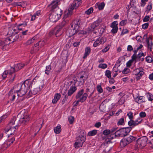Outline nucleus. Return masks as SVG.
<instances>
[{
	"label": "nucleus",
	"mask_w": 153,
	"mask_h": 153,
	"mask_svg": "<svg viewBox=\"0 0 153 153\" xmlns=\"http://www.w3.org/2000/svg\"><path fill=\"white\" fill-rule=\"evenodd\" d=\"M30 119V116L25 113L24 111H21L17 115V118L13 117L9 124V129H5V132H7L10 131V135L14 134V132L18 129L19 126L21 125L24 126L27 124Z\"/></svg>",
	"instance_id": "obj_1"
},
{
	"label": "nucleus",
	"mask_w": 153,
	"mask_h": 153,
	"mask_svg": "<svg viewBox=\"0 0 153 153\" xmlns=\"http://www.w3.org/2000/svg\"><path fill=\"white\" fill-rule=\"evenodd\" d=\"M82 0H74L73 3L70 6L68 12H65L63 18V20L58 26L62 28L68 22L71 18V16L72 14V10L75 8L76 9L80 5L82 2Z\"/></svg>",
	"instance_id": "obj_2"
},
{
	"label": "nucleus",
	"mask_w": 153,
	"mask_h": 153,
	"mask_svg": "<svg viewBox=\"0 0 153 153\" xmlns=\"http://www.w3.org/2000/svg\"><path fill=\"white\" fill-rule=\"evenodd\" d=\"M32 83L30 79H27L21 83L19 89L16 90V92H18V96L21 97L25 94L27 91L32 86Z\"/></svg>",
	"instance_id": "obj_3"
},
{
	"label": "nucleus",
	"mask_w": 153,
	"mask_h": 153,
	"mask_svg": "<svg viewBox=\"0 0 153 153\" xmlns=\"http://www.w3.org/2000/svg\"><path fill=\"white\" fill-rule=\"evenodd\" d=\"M83 89L80 90L76 94L75 97L76 99H79L77 101L74 102L73 105L74 106H76L79 104V102L82 103L85 102L87 99L88 95L86 93H84Z\"/></svg>",
	"instance_id": "obj_4"
},
{
	"label": "nucleus",
	"mask_w": 153,
	"mask_h": 153,
	"mask_svg": "<svg viewBox=\"0 0 153 153\" xmlns=\"http://www.w3.org/2000/svg\"><path fill=\"white\" fill-rule=\"evenodd\" d=\"M60 0H54L49 5L51 8V11L56 14V16L59 19L62 14V11L59 8L57 7L58 3Z\"/></svg>",
	"instance_id": "obj_5"
},
{
	"label": "nucleus",
	"mask_w": 153,
	"mask_h": 153,
	"mask_svg": "<svg viewBox=\"0 0 153 153\" xmlns=\"http://www.w3.org/2000/svg\"><path fill=\"white\" fill-rule=\"evenodd\" d=\"M137 137H136L128 134L126 138H123L120 141V145L122 147H123L133 141H137Z\"/></svg>",
	"instance_id": "obj_6"
},
{
	"label": "nucleus",
	"mask_w": 153,
	"mask_h": 153,
	"mask_svg": "<svg viewBox=\"0 0 153 153\" xmlns=\"http://www.w3.org/2000/svg\"><path fill=\"white\" fill-rule=\"evenodd\" d=\"M130 131L126 127L121 128L114 132V137H124L128 135Z\"/></svg>",
	"instance_id": "obj_7"
},
{
	"label": "nucleus",
	"mask_w": 153,
	"mask_h": 153,
	"mask_svg": "<svg viewBox=\"0 0 153 153\" xmlns=\"http://www.w3.org/2000/svg\"><path fill=\"white\" fill-rule=\"evenodd\" d=\"M27 25V22H25L22 23L20 24L17 25L16 27H14L12 28H10L9 29L8 34H18L19 33L18 30H23V28L21 27L23 26L24 27H25Z\"/></svg>",
	"instance_id": "obj_8"
},
{
	"label": "nucleus",
	"mask_w": 153,
	"mask_h": 153,
	"mask_svg": "<svg viewBox=\"0 0 153 153\" xmlns=\"http://www.w3.org/2000/svg\"><path fill=\"white\" fill-rule=\"evenodd\" d=\"M148 140V138L146 136L141 137L137 139L136 146L137 148L142 149L146 146Z\"/></svg>",
	"instance_id": "obj_9"
},
{
	"label": "nucleus",
	"mask_w": 153,
	"mask_h": 153,
	"mask_svg": "<svg viewBox=\"0 0 153 153\" xmlns=\"http://www.w3.org/2000/svg\"><path fill=\"white\" fill-rule=\"evenodd\" d=\"M86 140V136L84 134L82 135H80L77 137V140L74 143L75 147L76 148H78L82 147L83 143Z\"/></svg>",
	"instance_id": "obj_10"
},
{
	"label": "nucleus",
	"mask_w": 153,
	"mask_h": 153,
	"mask_svg": "<svg viewBox=\"0 0 153 153\" xmlns=\"http://www.w3.org/2000/svg\"><path fill=\"white\" fill-rule=\"evenodd\" d=\"M102 20L101 19H98L92 23L88 28V33H91L96 30L100 23L102 22Z\"/></svg>",
	"instance_id": "obj_11"
},
{
	"label": "nucleus",
	"mask_w": 153,
	"mask_h": 153,
	"mask_svg": "<svg viewBox=\"0 0 153 153\" xmlns=\"http://www.w3.org/2000/svg\"><path fill=\"white\" fill-rule=\"evenodd\" d=\"M9 34L10 36L6 38V41H7V42H10V44L20 40L18 34L13 33Z\"/></svg>",
	"instance_id": "obj_12"
},
{
	"label": "nucleus",
	"mask_w": 153,
	"mask_h": 153,
	"mask_svg": "<svg viewBox=\"0 0 153 153\" xmlns=\"http://www.w3.org/2000/svg\"><path fill=\"white\" fill-rule=\"evenodd\" d=\"M82 24V22L81 20L76 19L75 21L74 24H71V27L78 33L79 30V28Z\"/></svg>",
	"instance_id": "obj_13"
},
{
	"label": "nucleus",
	"mask_w": 153,
	"mask_h": 153,
	"mask_svg": "<svg viewBox=\"0 0 153 153\" xmlns=\"http://www.w3.org/2000/svg\"><path fill=\"white\" fill-rule=\"evenodd\" d=\"M77 77V78L76 79L77 82H78V86H80L83 85L84 84L85 81L88 78V75L85 76L84 75L79 74Z\"/></svg>",
	"instance_id": "obj_14"
},
{
	"label": "nucleus",
	"mask_w": 153,
	"mask_h": 153,
	"mask_svg": "<svg viewBox=\"0 0 153 153\" xmlns=\"http://www.w3.org/2000/svg\"><path fill=\"white\" fill-rule=\"evenodd\" d=\"M25 64L22 63H19L14 65V67H10L11 72L14 73L16 71H18L23 68Z\"/></svg>",
	"instance_id": "obj_15"
},
{
	"label": "nucleus",
	"mask_w": 153,
	"mask_h": 153,
	"mask_svg": "<svg viewBox=\"0 0 153 153\" xmlns=\"http://www.w3.org/2000/svg\"><path fill=\"white\" fill-rule=\"evenodd\" d=\"M15 140L14 137H12L10 139L7 140L6 142H5L2 145V148L6 149L10 146Z\"/></svg>",
	"instance_id": "obj_16"
},
{
	"label": "nucleus",
	"mask_w": 153,
	"mask_h": 153,
	"mask_svg": "<svg viewBox=\"0 0 153 153\" xmlns=\"http://www.w3.org/2000/svg\"><path fill=\"white\" fill-rule=\"evenodd\" d=\"M139 122L133 120H130L128 122V125L129 126L126 127L130 131L132 129L138 125Z\"/></svg>",
	"instance_id": "obj_17"
},
{
	"label": "nucleus",
	"mask_w": 153,
	"mask_h": 153,
	"mask_svg": "<svg viewBox=\"0 0 153 153\" xmlns=\"http://www.w3.org/2000/svg\"><path fill=\"white\" fill-rule=\"evenodd\" d=\"M135 73V75L137 76L136 79L137 80L140 79L142 76L144 72L143 71L141 70V68H137L134 70Z\"/></svg>",
	"instance_id": "obj_18"
},
{
	"label": "nucleus",
	"mask_w": 153,
	"mask_h": 153,
	"mask_svg": "<svg viewBox=\"0 0 153 153\" xmlns=\"http://www.w3.org/2000/svg\"><path fill=\"white\" fill-rule=\"evenodd\" d=\"M74 90L73 89H69L68 91V95H65L62 100V105L64 104L65 102L67 101V99L68 98V96H71L74 93Z\"/></svg>",
	"instance_id": "obj_19"
},
{
	"label": "nucleus",
	"mask_w": 153,
	"mask_h": 153,
	"mask_svg": "<svg viewBox=\"0 0 153 153\" xmlns=\"http://www.w3.org/2000/svg\"><path fill=\"white\" fill-rule=\"evenodd\" d=\"M49 18L50 21L52 22H56L59 19V17L56 16V14L52 11H51V13L49 15Z\"/></svg>",
	"instance_id": "obj_20"
},
{
	"label": "nucleus",
	"mask_w": 153,
	"mask_h": 153,
	"mask_svg": "<svg viewBox=\"0 0 153 153\" xmlns=\"http://www.w3.org/2000/svg\"><path fill=\"white\" fill-rule=\"evenodd\" d=\"M44 85L42 84L41 86H39L38 88H34L33 90H31L29 92V93L30 92H31V94L33 95H35L37 94L38 92L40 91L44 87Z\"/></svg>",
	"instance_id": "obj_21"
},
{
	"label": "nucleus",
	"mask_w": 153,
	"mask_h": 153,
	"mask_svg": "<svg viewBox=\"0 0 153 153\" xmlns=\"http://www.w3.org/2000/svg\"><path fill=\"white\" fill-rule=\"evenodd\" d=\"M15 91L16 90L14 91L13 89H11L8 93V95L10 97H11L10 100L12 101H14L16 95L18 96V92L16 93Z\"/></svg>",
	"instance_id": "obj_22"
},
{
	"label": "nucleus",
	"mask_w": 153,
	"mask_h": 153,
	"mask_svg": "<svg viewBox=\"0 0 153 153\" xmlns=\"http://www.w3.org/2000/svg\"><path fill=\"white\" fill-rule=\"evenodd\" d=\"M62 29L61 27L58 26H57L54 28L53 29L54 32H55V35L56 37L59 36L62 34V33L61 32Z\"/></svg>",
	"instance_id": "obj_23"
},
{
	"label": "nucleus",
	"mask_w": 153,
	"mask_h": 153,
	"mask_svg": "<svg viewBox=\"0 0 153 153\" xmlns=\"http://www.w3.org/2000/svg\"><path fill=\"white\" fill-rule=\"evenodd\" d=\"M77 82V80L76 79H74L73 80L70 81V87L69 89H73V90H74V92H75L77 90L76 86V83Z\"/></svg>",
	"instance_id": "obj_24"
},
{
	"label": "nucleus",
	"mask_w": 153,
	"mask_h": 153,
	"mask_svg": "<svg viewBox=\"0 0 153 153\" xmlns=\"http://www.w3.org/2000/svg\"><path fill=\"white\" fill-rule=\"evenodd\" d=\"M146 42L147 44V48L149 49L151 51L152 50V46L153 45L152 38L151 37H149L146 39Z\"/></svg>",
	"instance_id": "obj_25"
},
{
	"label": "nucleus",
	"mask_w": 153,
	"mask_h": 153,
	"mask_svg": "<svg viewBox=\"0 0 153 153\" xmlns=\"http://www.w3.org/2000/svg\"><path fill=\"white\" fill-rule=\"evenodd\" d=\"M61 95L59 93H56L54 95V98L52 100V103L54 104L56 103L60 99Z\"/></svg>",
	"instance_id": "obj_26"
},
{
	"label": "nucleus",
	"mask_w": 153,
	"mask_h": 153,
	"mask_svg": "<svg viewBox=\"0 0 153 153\" xmlns=\"http://www.w3.org/2000/svg\"><path fill=\"white\" fill-rule=\"evenodd\" d=\"M11 68L6 71H4V73H3V74L2 75V77H3V79H4L7 77V74H9L10 75H12V74H13V73L11 72Z\"/></svg>",
	"instance_id": "obj_27"
},
{
	"label": "nucleus",
	"mask_w": 153,
	"mask_h": 153,
	"mask_svg": "<svg viewBox=\"0 0 153 153\" xmlns=\"http://www.w3.org/2000/svg\"><path fill=\"white\" fill-rule=\"evenodd\" d=\"M143 96H137L136 97H134V100L135 101L138 103H142L145 102V100H143Z\"/></svg>",
	"instance_id": "obj_28"
},
{
	"label": "nucleus",
	"mask_w": 153,
	"mask_h": 153,
	"mask_svg": "<svg viewBox=\"0 0 153 153\" xmlns=\"http://www.w3.org/2000/svg\"><path fill=\"white\" fill-rule=\"evenodd\" d=\"M68 33L70 36H72L78 33L76 31H75V30L71 27L70 29H68Z\"/></svg>",
	"instance_id": "obj_29"
},
{
	"label": "nucleus",
	"mask_w": 153,
	"mask_h": 153,
	"mask_svg": "<svg viewBox=\"0 0 153 153\" xmlns=\"http://www.w3.org/2000/svg\"><path fill=\"white\" fill-rule=\"evenodd\" d=\"M91 52V48L89 47H86L85 48V53L83 56L84 59H85L86 58L87 56L89 55Z\"/></svg>",
	"instance_id": "obj_30"
},
{
	"label": "nucleus",
	"mask_w": 153,
	"mask_h": 153,
	"mask_svg": "<svg viewBox=\"0 0 153 153\" xmlns=\"http://www.w3.org/2000/svg\"><path fill=\"white\" fill-rule=\"evenodd\" d=\"M123 58L124 57L123 56H121L119 58V59L117 61L114 66V67L113 68V69L116 67H117V68H118V67L120 66V63Z\"/></svg>",
	"instance_id": "obj_31"
},
{
	"label": "nucleus",
	"mask_w": 153,
	"mask_h": 153,
	"mask_svg": "<svg viewBox=\"0 0 153 153\" xmlns=\"http://www.w3.org/2000/svg\"><path fill=\"white\" fill-rule=\"evenodd\" d=\"M35 39V37H33L30 39L28 40L26 42L24 43V45L27 46L33 43Z\"/></svg>",
	"instance_id": "obj_32"
},
{
	"label": "nucleus",
	"mask_w": 153,
	"mask_h": 153,
	"mask_svg": "<svg viewBox=\"0 0 153 153\" xmlns=\"http://www.w3.org/2000/svg\"><path fill=\"white\" fill-rule=\"evenodd\" d=\"M10 44V42H7V41H6V39L3 40H0V46H1L3 47L2 49H4V47L9 45Z\"/></svg>",
	"instance_id": "obj_33"
},
{
	"label": "nucleus",
	"mask_w": 153,
	"mask_h": 153,
	"mask_svg": "<svg viewBox=\"0 0 153 153\" xmlns=\"http://www.w3.org/2000/svg\"><path fill=\"white\" fill-rule=\"evenodd\" d=\"M51 64L48 65L46 66L45 67V74L47 75H49L51 71Z\"/></svg>",
	"instance_id": "obj_34"
},
{
	"label": "nucleus",
	"mask_w": 153,
	"mask_h": 153,
	"mask_svg": "<svg viewBox=\"0 0 153 153\" xmlns=\"http://www.w3.org/2000/svg\"><path fill=\"white\" fill-rule=\"evenodd\" d=\"M125 124L124 118L122 117L118 120L117 125L118 126L124 125Z\"/></svg>",
	"instance_id": "obj_35"
},
{
	"label": "nucleus",
	"mask_w": 153,
	"mask_h": 153,
	"mask_svg": "<svg viewBox=\"0 0 153 153\" xmlns=\"http://www.w3.org/2000/svg\"><path fill=\"white\" fill-rule=\"evenodd\" d=\"M97 133V131L94 129L90 131L88 133V136H92L96 135Z\"/></svg>",
	"instance_id": "obj_36"
},
{
	"label": "nucleus",
	"mask_w": 153,
	"mask_h": 153,
	"mask_svg": "<svg viewBox=\"0 0 153 153\" xmlns=\"http://www.w3.org/2000/svg\"><path fill=\"white\" fill-rule=\"evenodd\" d=\"M54 132L56 134H59L61 131V128L60 126H58L54 128Z\"/></svg>",
	"instance_id": "obj_37"
},
{
	"label": "nucleus",
	"mask_w": 153,
	"mask_h": 153,
	"mask_svg": "<svg viewBox=\"0 0 153 153\" xmlns=\"http://www.w3.org/2000/svg\"><path fill=\"white\" fill-rule=\"evenodd\" d=\"M146 94L148 100L149 101H152V98H153V95L149 92L147 93Z\"/></svg>",
	"instance_id": "obj_38"
},
{
	"label": "nucleus",
	"mask_w": 153,
	"mask_h": 153,
	"mask_svg": "<svg viewBox=\"0 0 153 153\" xmlns=\"http://www.w3.org/2000/svg\"><path fill=\"white\" fill-rule=\"evenodd\" d=\"M152 5L151 2H149L146 8V11L149 12L152 8Z\"/></svg>",
	"instance_id": "obj_39"
},
{
	"label": "nucleus",
	"mask_w": 153,
	"mask_h": 153,
	"mask_svg": "<svg viewBox=\"0 0 153 153\" xmlns=\"http://www.w3.org/2000/svg\"><path fill=\"white\" fill-rule=\"evenodd\" d=\"M97 90L99 94H101L103 92V90L101 87V84L98 85L97 86Z\"/></svg>",
	"instance_id": "obj_40"
},
{
	"label": "nucleus",
	"mask_w": 153,
	"mask_h": 153,
	"mask_svg": "<svg viewBox=\"0 0 153 153\" xmlns=\"http://www.w3.org/2000/svg\"><path fill=\"white\" fill-rule=\"evenodd\" d=\"M105 75L108 78H111V72L109 70H107L105 71Z\"/></svg>",
	"instance_id": "obj_41"
},
{
	"label": "nucleus",
	"mask_w": 153,
	"mask_h": 153,
	"mask_svg": "<svg viewBox=\"0 0 153 153\" xmlns=\"http://www.w3.org/2000/svg\"><path fill=\"white\" fill-rule=\"evenodd\" d=\"M40 48L39 44L37 42L34 45V46L33 47V50L35 51V52H36L39 51Z\"/></svg>",
	"instance_id": "obj_42"
},
{
	"label": "nucleus",
	"mask_w": 153,
	"mask_h": 153,
	"mask_svg": "<svg viewBox=\"0 0 153 153\" xmlns=\"http://www.w3.org/2000/svg\"><path fill=\"white\" fill-rule=\"evenodd\" d=\"M107 65L105 63L100 64L99 65L98 67L102 69H105L107 67Z\"/></svg>",
	"instance_id": "obj_43"
},
{
	"label": "nucleus",
	"mask_w": 153,
	"mask_h": 153,
	"mask_svg": "<svg viewBox=\"0 0 153 153\" xmlns=\"http://www.w3.org/2000/svg\"><path fill=\"white\" fill-rule=\"evenodd\" d=\"M74 120V118L73 116H70L68 117V121L70 124H72Z\"/></svg>",
	"instance_id": "obj_44"
},
{
	"label": "nucleus",
	"mask_w": 153,
	"mask_h": 153,
	"mask_svg": "<svg viewBox=\"0 0 153 153\" xmlns=\"http://www.w3.org/2000/svg\"><path fill=\"white\" fill-rule=\"evenodd\" d=\"M146 61L149 63H150L152 62H153V56L152 57L150 56H148L146 58Z\"/></svg>",
	"instance_id": "obj_45"
},
{
	"label": "nucleus",
	"mask_w": 153,
	"mask_h": 153,
	"mask_svg": "<svg viewBox=\"0 0 153 153\" xmlns=\"http://www.w3.org/2000/svg\"><path fill=\"white\" fill-rule=\"evenodd\" d=\"M128 23L127 19H124L121 21L119 25L122 26H125Z\"/></svg>",
	"instance_id": "obj_46"
},
{
	"label": "nucleus",
	"mask_w": 153,
	"mask_h": 153,
	"mask_svg": "<svg viewBox=\"0 0 153 153\" xmlns=\"http://www.w3.org/2000/svg\"><path fill=\"white\" fill-rule=\"evenodd\" d=\"M118 22L117 21H114L111 23L110 27H118Z\"/></svg>",
	"instance_id": "obj_47"
},
{
	"label": "nucleus",
	"mask_w": 153,
	"mask_h": 153,
	"mask_svg": "<svg viewBox=\"0 0 153 153\" xmlns=\"http://www.w3.org/2000/svg\"><path fill=\"white\" fill-rule=\"evenodd\" d=\"M99 38L97 39L96 41L94 42L93 45L94 47H96L100 45L101 44H100L99 43Z\"/></svg>",
	"instance_id": "obj_48"
},
{
	"label": "nucleus",
	"mask_w": 153,
	"mask_h": 153,
	"mask_svg": "<svg viewBox=\"0 0 153 153\" xmlns=\"http://www.w3.org/2000/svg\"><path fill=\"white\" fill-rule=\"evenodd\" d=\"M136 4V0H130V4L131 7H136L135 4Z\"/></svg>",
	"instance_id": "obj_49"
},
{
	"label": "nucleus",
	"mask_w": 153,
	"mask_h": 153,
	"mask_svg": "<svg viewBox=\"0 0 153 153\" xmlns=\"http://www.w3.org/2000/svg\"><path fill=\"white\" fill-rule=\"evenodd\" d=\"M112 29L111 30V32L113 34H115L118 31V27H112Z\"/></svg>",
	"instance_id": "obj_50"
},
{
	"label": "nucleus",
	"mask_w": 153,
	"mask_h": 153,
	"mask_svg": "<svg viewBox=\"0 0 153 153\" xmlns=\"http://www.w3.org/2000/svg\"><path fill=\"white\" fill-rule=\"evenodd\" d=\"M133 113L130 111L129 112H128L127 114V115L129 119L130 120H133Z\"/></svg>",
	"instance_id": "obj_51"
},
{
	"label": "nucleus",
	"mask_w": 153,
	"mask_h": 153,
	"mask_svg": "<svg viewBox=\"0 0 153 153\" xmlns=\"http://www.w3.org/2000/svg\"><path fill=\"white\" fill-rule=\"evenodd\" d=\"M105 6V4L104 2L100 3L98 6V8L100 10H102L104 8Z\"/></svg>",
	"instance_id": "obj_52"
},
{
	"label": "nucleus",
	"mask_w": 153,
	"mask_h": 153,
	"mask_svg": "<svg viewBox=\"0 0 153 153\" xmlns=\"http://www.w3.org/2000/svg\"><path fill=\"white\" fill-rule=\"evenodd\" d=\"M93 9L92 7H91L85 11V13L87 15H89L92 13Z\"/></svg>",
	"instance_id": "obj_53"
},
{
	"label": "nucleus",
	"mask_w": 153,
	"mask_h": 153,
	"mask_svg": "<svg viewBox=\"0 0 153 153\" xmlns=\"http://www.w3.org/2000/svg\"><path fill=\"white\" fill-rule=\"evenodd\" d=\"M128 30L126 28L123 29L120 33V36H123L124 35L128 33Z\"/></svg>",
	"instance_id": "obj_54"
},
{
	"label": "nucleus",
	"mask_w": 153,
	"mask_h": 153,
	"mask_svg": "<svg viewBox=\"0 0 153 153\" xmlns=\"http://www.w3.org/2000/svg\"><path fill=\"white\" fill-rule=\"evenodd\" d=\"M137 55L133 54V55L131 56V60L133 62L134 61L135 63L137 62Z\"/></svg>",
	"instance_id": "obj_55"
},
{
	"label": "nucleus",
	"mask_w": 153,
	"mask_h": 153,
	"mask_svg": "<svg viewBox=\"0 0 153 153\" xmlns=\"http://www.w3.org/2000/svg\"><path fill=\"white\" fill-rule=\"evenodd\" d=\"M107 39L105 37H102L100 39H99V43L100 44H103L106 41Z\"/></svg>",
	"instance_id": "obj_56"
},
{
	"label": "nucleus",
	"mask_w": 153,
	"mask_h": 153,
	"mask_svg": "<svg viewBox=\"0 0 153 153\" xmlns=\"http://www.w3.org/2000/svg\"><path fill=\"white\" fill-rule=\"evenodd\" d=\"M102 134L104 135L107 136L110 134V130L109 129H105L102 132Z\"/></svg>",
	"instance_id": "obj_57"
},
{
	"label": "nucleus",
	"mask_w": 153,
	"mask_h": 153,
	"mask_svg": "<svg viewBox=\"0 0 153 153\" xmlns=\"http://www.w3.org/2000/svg\"><path fill=\"white\" fill-rule=\"evenodd\" d=\"M21 83H18L16 85H15L13 87V89L17 90L19 89L20 88V87L21 86Z\"/></svg>",
	"instance_id": "obj_58"
},
{
	"label": "nucleus",
	"mask_w": 153,
	"mask_h": 153,
	"mask_svg": "<svg viewBox=\"0 0 153 153\" xmlns=\"http://www.w3.org/2000/svg\"><path fill=\"white\" fill-rule=\"evenodd\" d=\"M105 27H102L100 28V32H99V36H101L104 32V31L105 30Z\"/></svg>",
	"instance_id": "obj_59"
},
{
	"label": "nucleus",
	"mask_w": 153,
	"mask_h": 153,
	"mask_svg": "<svg viewBox=\"0 0 153 153\" xmlns=\"http://www.w3.org/2000/svg\"><path fill=\"white\" fill-rule=\"evenodd\" d=\"M149 25V23H146L142 25V27L143 29H146L148 28Z\"/></svg>",
	"instance_id": "obj_60"
},
{
	"label": "nucleus",
	"mask_w": 153,
	"mask_h": 153,
	"mask_svg": "<svg viewBox=\"0 0 153 153\" xmlns=\"http://www.w3.org/2000/svg\"><path fill=\"white\" fill-rule=\"evenodd\" d=\"M130 71V70L128 68H125L122 71V73L126 74L128 73Z\"/></svg>",
	"instance_id": "obj_61"
},
{
	"label": "nucleus",
	"mask_w": 153,
	"mask_h": 153,
	"mask_svg": "<svg viewBox=\"0 0 153 153\" xmlns=\"http://www.w3.org/2000/svg\"><path fill=\"white\" fill-rule=\"evenodd\" d=\"M109 45H108L104 49L102 50V52L103 53H105L108 51L110 47H109Z\"/></svg>",
	"instance_id": "obj_62"
},
{
	"label": "nucleus",
	"mask_w": 153,
	"mask_h": 153,
	"mask_svg": "<svg viewBox=\"0 0 153 153\" xmlns=\"http://www.w3.org/2000/svg\"><path fill=\"white\" fill-rule=\"evenodd\" d=\"M39 44V46L40 48L44 46L45 45V42L44 41L41 40L38 42Z\"/></svg>",
	"instance_id": "obj_63"
},
{
	"label": "nucleus",
	"mask_w": 153,
	"mask_h": 153,
	"mask_svg": "<svg viewBox=\"0 0 153 153\" xmlns=\"http://www.w3.org/2000/svg\"><path fill=\"white\" fill-rule=\"evenodd\" d=\"M133 62L131 59L129 60L126 63L127 67L130 68L131 66V64Z\"/></svg>",
	"instance_id": "obj_64"
}]
</instances>
